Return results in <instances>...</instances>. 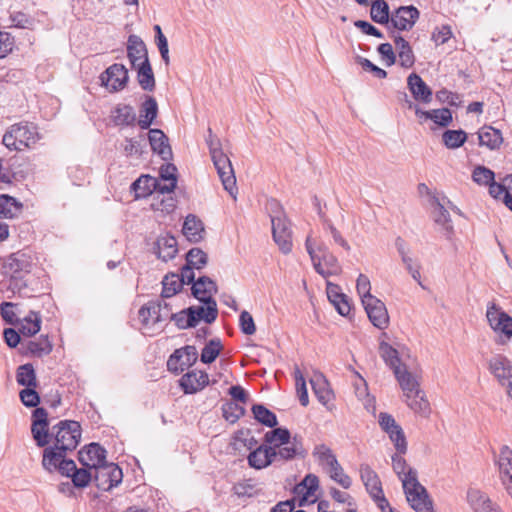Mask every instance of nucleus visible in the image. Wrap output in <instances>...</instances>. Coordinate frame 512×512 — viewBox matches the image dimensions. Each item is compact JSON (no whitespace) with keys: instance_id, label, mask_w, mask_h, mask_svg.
<instances>
[{"instance_id":"obj_1","label":"nucleus","mask_w":512,"mask_h":512,"mask_svg":"<svg viewBox=\"0 0 512 512\" xmlns=\"http://www.w3.org/2000/svg\"><path fill=\"white\" fill-rule=\"evenodd\" d=\"M395 378L403 392V401L416 414L423 417L429 416L431 409L425 392L420 387V382L414 374L408 371L406 366L395 368Z\"/></svg>"},{"instance_id":"obj_2","label":"nucleus","mask_w":512,"mask_h":512,"mask_svg":"<svg viewBox=\"0 0 512 512\" xmlns=\"http://www.w3.org/2000/svg\"><path fill=\"white\" fill-rule=\"evenodd\" d=\"M209 136L206 140L213 164L217 170L224 189L236 199L237 186L234 169L229 157L223 153L219 139L213 135L211 128L208 129Z\"/></svg>"},{"instance_id":"obj_3","label":"nucleus","mask_w":512,"mask_h":512,"mask_svg":"<svg viewBox=\"0 0 512 512\" xmlns=\"http://www.w3.org/2000/svg\"><path fill=\"white\" fill-rule=\"evenodd\" d=\"M40 139L37 126L23 121L10 126L3 135L2 143L9 150L22 151L33 148Z\"/></svg>"},{"instance_id":"obj_4","label":"nucleus","mask_w":512,"mask_h":512,"mask_svg":"<svg viewBox=\"0 0 512 512\" xmlns=\"http://www.w3.org/2000/svg\"><path fill=\"white\" fill-rule=\"evenodd\" d=\"M268 209L270 211L273 239L283 254H289L293 246L290 222L277 201H270Z\"/></svg>"},{"instance_id":"obj_5","label":"nucleus","mask_w":512,"mask_h":512,"mask_svg":"<svg viewBox=\"0 0 512 512\" xmlns=\"http://www.w3.org/2000/svg\"><path fill=\"white\" fill-rule=\"evenodd\" d=\"M403 489L408 503L416 512H433L432 501L419 483L415 469L409 468L408 475L403 477Z\"/></svg>"},{"instance_id":"obj_6","label":"nucleus","mask_w":512,"mask_h":512,"mask_svg":"<svg viewBox=\"0 0 512 512\" xmlns=\"http://www.w3.org/2000/svg\"><path fill=\"white\" fill-rule=\"evenodd\" d=\"M54 438V445L57 450H74L81 438V426L72 420H63L54 425L50 432V438Z\"/></svg>"},{"instance_id":"obj_7","label":"nucleus","mask_w":512,"mask_h":512,"mask_svg":"<svg viewBox=\"0 0 512 512\" xmlns=\"http://www.w3.org/2000/svg\"><path fill=\"white\" fill-rule=\"evenodd\" d=\"M431 206V216L434 223L438 226V231L450 240L454 234V227L447 208L452 209L458 214H461V211L445 195H434L431 198Z\"/></svg>"},{"instance_id":"obj_8","label":"nucleus","mask_w":512,"mask_h":512,"mask_svg":"<svg viewBox=\"0 0 512 512\" xmlns=\"http://www.w3.org/2000/svg\"><path fill=\"white\" fill-rule=\"evenodd\" d=\"M486 318L497 336L495 342L499 345L507 344L512 338V317L492 302L488 304Z\"/></svg>"},{"instance_id":"obj_9","label":"nucleus","mask_w":512,"mask_h":512,"mask_svg":"<svg viewBox=\"0 0 512 512\" xmlns=\"http://www.w3.org/2000/svg\"><path fill=\"white\" fill-rule=\"evenodd\" d=\"M305 247L315 271L322 277L328 278L333 275H338L341 272V266L337 258L330 253L328 249L323 250V255L316 253L310 236H308L305 241Z\"/></svg>"},{"instance_id":"obj_10","label":"nucleus","mask_w":512,"mask_h":512,"mask_svg":"<svg viewBox=\"0 0 512 512\" xmlns=\"http://www.w3.org/2000/svg\"><path fill=\"white\" fill-rule=\"evenodd\" d=\"M488 370L501 386L507 387V395L512 400V363L503 354L492 356L488 362Z\"/></svg>"},{"instance_id":"obj_11","label":"nucleus","mask_w":512,"mask_h":512,"mask_svg":"<svg viewBox=\"0 0 512 512\" xmlns=\"http://www.w3.org/2000/svg\"><path fill=\"white\" fill-rule=\"evenodd\" d=\"M93 470V479L95 484L103 491H109L113 487L117 486L121 483L123 478L122 470L115 463L105 462Z\"/></svg>"},{"instance_id":"obj_12","label":"nucleus","mask_w":512,"mask_h":512,"mask_svg":"<svg viewBox=\"0 0 512 512\" xmlns=\"http://www.w3.org/2000/svg\"><path fill=\"white\" fill-rule=\"evenodd\" d=\"M128 70L124 65L115 63L108 67L101 75L100 80L110 92L123 90L128 83Z\"/></svg>"},{"instance_id":"obj_13","label":"nucleus","mask_w":512,"mask_h":512,"mask_svg":"<svg viewBox=\"0 0 512 512\" xmlns=\"http://www.w3.org/2000/svg\"><path fill=\"white\" fill-rule=\"evenodd\" d=\"M420 12L413 5L401 6L391 12L388 28L398 31H409L419 19Z\"/></svg>"},{"instance_id":"obj_14","label":"nucleus","mask_w":512,"mask_h":512,"mask_svg":"<svg viewBox=\"0 0 512 512\" xmlns=\"http://www.w3.org/2000/svg\"><path fill=\"white\" fill-rule=\"evenodd\" d=\"M198 358V352L195 346L187 345L183 348L176 349L170 355L167 361L169 371L179 374L188 367L192 366Z\"/></svg>"},{"instance_id":"obj_15","label":"nucleus","mask_w":512,"mask_h":512,"mask_svg":"<svg viewBox=\"0 0 512 512\" xmlns=\"http://www.w3.org/2000/svg\"><path fill=\"white\" fill-rule=\"evenodd\" d=\"M31 432L37 446L45 447L50 442L48 413L42 407H36L32 413Z\"/></svg>"},{"instance_id":"obj_16","label":"nucleus","mask_w":512,"mask_h":512,"mask_svg":"<svg viewBox=\"0 0 512 512\" xmlns=\"http://www.w3.org/2000/svg\"><path fill=\"white\" fill-rule=\"evenodd\" d=\"M371 323L378 329H386L389 324V315L385 304L376 297H368L362 303Z\"/></svg>"},{"instance_id":"obj_17","label":"nucleus","mask_w":512,"mask_h":512,"mask_svg":"<svg viewBox=\"0 0 512 512\" xmlns=\"http://www.w3.org/2000/svg\"><path fill=\"white\" fill-rule=\"evenodd\" d=\"M80 463L88 468L95 469L106 461V450L98 443H90L79 451Z\"/></svg>"},{"instance_id":"obj_18","label":"nucleus","mask_w":512,"mask_h":512,"mask_svg":"<svg viewBox=\"0 0 512 512\" xmlns=\"http://www.w3.org/2000/svg\"><path fill=\"white\" fill-rule=\"evenodd\" d=\"M467 501L474 512H503L486 493L478 489L468 490Z\"/></svg>"},{"instance_id":"obj_19","label":"nucleus","mask_w":512,"mask_h":512,"mask_svg":"<svg viewBox=\"0 0 512 512\" xmlns=\"http://www.w3.org/2000/svg\"><path fill=\"white\" fill-rule=\"evenodd\" d=\"M326 293L330 303L335 307L341 316L349 315L351 311V305L348 297L342 293L339 285L327 281Z\"/></svg>"},{"instance_id":"obj_20","label":"nucleus","mask_w":512,"mask_h":512,"mask_svg":"<svg viewBox=\"0 0 512 512\" xmlns=\"http://www.w3.org/2000/svg\"><path fill=\"white\" fill-rule=\"evenodd\" d=\"M209 383V377L203 371H191L182 376L180 385L186 394H193L202 390Z\"/></svg>"},{"instance_id":"obj_21","label":"nucleus","mask_w":512,"mask_h":512,"mask_svg":"<svg viewBox=\"0 0 512 512\" xmlns=\"http://www.w3.org/2000/svg\"><path fill=\"white\" fill-rule=\"evenodd\" d=\"M148 138L153 152L157 153L165 161L171 159L172 150L168 143V138L162 130L150 129Z\"/></svg>"},{"instance_id":"obj_22","label":"nucleus","mask_w":512,"mask_h":512,"mask_svg":"<svg viewBox=\"0 0 512 512\" xmlns=\"http://www.w3.org/2000/svg\"><path fill=\"white\" fill-rule=\"evenodd\" d=\"M205 304L204 306H191L188 308V312L190 315L195 318V326L199 322V320H204L206 323H213L218 316L217 303L213 298H207L205 301H201Z\"/></svg>"},{"instance_id":"obj_23","label":"nucleus","mask_w":512,"mask_h":512,"mask_svg":"<svg viewBox=\"0 0 512 512\" xmlns=\"http://www.w3.org/2000/svg\"><path fill=\"white\" fill-rule=\"evenodd\" d=\"M408 88L416 101L430 103L432 100V90L427 86L423 79L416 73H412L407 78Z\"/></svg>"},{"instance_id":"obj_24","label":"nucleus","mask_w":512,"mask_h":512,"mask_svg":"<svg viewBox=\"0 0 512 512\" xmlns=\"http://www.w3.org/2000/svg\"><path fill=\"white\" fill-rule=\"evenodd\" d=\"M127 56L132 68H136L140 62L145 59H149L146 45L139 36H129L127 43Z\"/></svg>"},{"instance_id":"obj_25","label":"nucleus","mask_w":512,"mask_h":512,"mask_svg":"<svg viewBox=\"0 0 512 512\" xmlns=\"http://www.w3.org/2000/svg\"><path fill=\"white\" fill-rule=\"evenodd\" d=\"M275 461V447L261 445L248 456V463L255 469H263Z\"/></svg>"},{"instance_id":"obj_26","label":"nucleus","mask_w":512,"mask_h":512,"mask_svg":"<svg viewBox=\"0 0 512 512\" xmlns=\"http://www.w3.org/2000/svg\"><path fill=\"white\" fill-rule=\"evenodd\" d=\"M360 477L371 498L383 492L378 475L369 465L363 464L360 466Z\"/></svg>"},{"instance_id":"obj_27","label":"nucleus","mask_w":512,"mask_h":512,"mask_svg":"<svg viewBox=\"0 0 512 512\" xmlns=\"http://www.w3.org/2000/svg\"><path fill=\"white\" fill-rule=\"evenodd\" d=\"M158 115V105L155 98L149 96L140 107L138 125L141 129H148Z\"/></svg>"},{"instance_id":"obj_28","label":"nucleus","mask_w":512,"mask_h":512,"mask_svg":"<svg viewBox=\"0 0 512 512\" xmlns=\"http://www.w3.org/2000/svg\"><path fill=\"white\" fill-rule=\"evenodd\" d=\"M155 245L158 257L165 262L174 258L178 251L176 238L169 234L159 236Z\"/></svg>"},{"instance_id":"obj_29","label":"nucleus","mask_w":512,"mask_h":512,"mask_svg":"<svg viewBox=\"0 0 512 512\" xmlns=\"http://www.w3.org/2000/svg\"><path fill=\"white\" fill-rule=\"evenodd\" d=\"M216 283L207 276L199 277L192 285V294L199 301H205L207 298H213L217 293Z\"/></svg>"},{"instance_id":"obj_30","label":"nucleus","mask_w":512,"mask_h":512,"mask_svg":"<svg viewBox=\"0 0 512 512\" xmlns=\"http://www.w3.org/2000/svg\"><path fill=\"white\" fill-rule=\"evenodd\" d=\"M184 236L190 242H199L203 239L204 235V226L200 219H198L195 215L189 214L183 224L182 228Z\"/></svg>"},{"instance_id":"obj_31","label":"nucleus","mask_w":512,"mask_h":512,"mask_svg":"<svg viewBox=\"0 0 512 512\" xmlns=\"http://www.w3.org/2000/svg\"><path fill=\"white\" fill-rule=\"evenodd\" d=\"M312 390L320 403L326 405L332 399V391L328 381L320 372H316L310 379Z\"/></svg>"},{"instance_id":"obj_32","label":"nucleus","mask_w":512,"mask_h":512,"mask_svg":"<svg viewBox=\"0 0 512 512\" xmlns=\"http://www.w3.org/2000/svg\"><path fill=\"white\" fill-rule=\"evenodd\" d=\"M162 306L161 303L158 302H150L147 305L143 306L139 310V317L143 323V325H154L158 322L163 321L165 318L168 317V313H165V315H162L161 313Z\"/></svg>"},{"instance_id":"obj_33","label":"nucleus","mask_w":512,"mask_h":512,"mask_svg":"<svg viewBox=\"0 0 512 512\" xmlns=\"http://www.w3.org/2000/svg\"><path fill=\"white\" fill-rule=\"evenodd\" d=\"M111 119L116 126H133L136 122V113L132 106L119 104L111 111Z\"/></svg>"},{"instance_id":"obj_34","label":"nucleus","mask_w":512,"mask_h":512,"mask_svg":"<svg viewBox=\"0 0 512 512\" xmlns=\"http://www.w3.org/2000/svg\"><path fill=\"white\" fill-rule=\"evenodd\" d=\"M137 71V81L140 87L144 91L152 92L155 89V77L149 62V59H145L134 68Z\"/></svg>"},{"instance_id":"obj_35","label":"nucleus","mask_w":512,"mask_h":512,"mask_svg":"<svg viewBox=\"0 0 512 512\" xmlns=\"http://www.w3.org/2000/svg\"><path fill=\"white\" fill-rule=\"evenodd\" d=\"M393 38L398 51L399 64L404 68H411L415 63V56L409 42L399 34L393 33Z\"/></svg>"},{"instance_id":"obj_36","label":"nucleus","mask_w":512,"mask_h":512,"mask_svg":"<svg viewBox=\"0 0 512 512\" xmlns=\"http://www.w3.org/2000/svg\"><path fill=\"white\" fill-rule=\"evenodd\" d=\"M480 146H486L490 150L498 149L503 143V137L500 130L491 126H484L478 132Z\"/></svg>"},{"instance_id":"obj_37","label":"nucleus","mask_w":512,"mask_h":512,"mask_svg":"<svg viewBox=\"0 0 512 512\" xmlns=\"http://www.w3.org/2000/svg\"><path fill=\"white\" fill-rule=\"evenodd\" d=\"M2 269L5 276L29 274L30 264L17 254H11L4 260Z\"/></svg>"},{"instance_id":"obj_38","label":"nucleus","mask_w":512,"mask_h":512,"mask_svg":"<svg viewBox=\"0 0 512 512\" xmlns=\"http://www.w3.org/2000/svg\"><path fill=\"white\" fill-rule=\"evenodd\" d=\"M297 455L304 456V449L300 440L294 437L289 444H284L275 449V461L279 458L281 460H291Z\"/></svg>"},{"instance_id":"obj_39","label":"nucleus","mask_w":512,"mask_h":512,"mask_svg":"<svg viewBox=\"0 0 512 512\" xmlns=\"http://www.w3.org/2000/svg\"><path fill=\"white\" fill-rule=\"evenodd\" d=\"M22 207V203L15 198L6 194L0 195V219L17 217L21 213Z\"/></svg>"},{"instance_id":"obj_40","label":"nucleus","mask_w":512,"mask_h":512,"mask_svg":"<svg viewBox=\"0 0 512 512\" xmlns=\"http://www.w3.org/2000/svg\"><path fill=\"white\" fill-rule=\"evenodd\" d=\"M370 17L374 22L388 26L391 19V13L387 2L385 0L373 1L370 9Z\"/></svg>"},{"instance_id":"obj_41","label":"nucleus","mask_w":512,"mask_h":512,"mask_svg":"<svg viewBox=\"0 0 512 512\" xmlns=\"http://www.w3.org/2000/svg\"><path fill=\"white\" fill-rule=\"evenodd\" d=\"M156 185L157 178L149 175H142L132 183V189L135 191L137 198L147 197L153 194Z\"/></svg>"},{"instance_id":"obj_42","label":"nucleus","mask_w":512,"mask_h":512,"mask_svg":"<svg viewBox=\"0 0 512 512\" xmlns=\"http://www.w3.org/2000/svg\"><path fill=\"white\" fill-rule=\"evenodd\" d=\"M67 451L57 450L55 445L46 448L43 453L42 465L48 471L56 470L65 459Z\"/></svg>"},{"instance_id":"obj_43","label":"nucleus","mask_w":512,"mask_h":512,"mask_svg":"<svg viewBox=\"0 0 512 512\" xmlns=\"http://www.w3.org/2000/svg\"><path fill=\"white\" fill-rule=\"evenodd\" d=\"M312 456L324 470L329 466H333L334 462L337 461L336 455L325 444L316 445L313 449Z\"/></svg>"},{"instance_id":"obj_44","label":"nucleus","mask_w":512,"mask_h":512,"mask_svg":"<svg viewBox=\"0 0 512 512\" xmlns=\"http://www.w3.org/2000/svg\"><path fill=\"white\" fill-rule=\"evenodd\" d=\"M379 353L384 362L393 370V373H395V368H403L405 366L400 363L398 351L384 341L379 345Z\"/></svg>"},{"instance_id":"obj_45","label":"nucleus","mask_w":512,"mask_h":512,"mask_svg":"<svg viewBox=\"0 0 512 512\" xmlns=\"http://www.w3.org/2000/svg\"><path fill=\"white\" fill-rule=\"evenodd\" d=\"M16 381L25 387H37V377L32 364L20 365L16 371Z\"/></svg>"},{"instance_id":"obj_46","label":"nucleus","mask_w":512,"mask_h":512,"mask_svg":"<svg viewBox=\"0 0 512 512\" xmlns=\"http://www.w3.org/2000/svg\"><path fill=\"white\" fill-rule=\"evenodd\" d=\"M290 438L289 430L282 427L268 431L264 436L265 442L269 444L267 447H275V449L284 444H289Z\"/></svg>"},{"instance_id":"obj_47","label":"nucleus","mask_w":512,"mask_h":512,"mask_svg":"<svg viewBox=\"0 0 512 512\" xmlns=\"http://www.w3.org/2000/svg\"><path fill=\"white\" fill-rule=\"evenodd\" d=\"M176 202V198L170 193L164 194L163 196H153L151 209L170 214L176 208Z\"/></svg>"},{"instance_id":"obj_48","label":"nucleus","mask_w":512,"mask_h":512,"mask_svg":"<svg viewBox=\"0 0 512 512\" xmlns=\"http://www.w3.org/2000/svg\"><path fill=\"white\" fill-rule=\"evenodd\" d=\"M254 418L261 424L273 428L278 424L276 415L261 404L252 406Z\"/></svg>"},{"instance_id":"obj_49","label":"nucleus","mask_w":512,"mask_h":512,"mask_svg":"<svg viewBox=\"0 0 512 512\" xmlns=\"http://www.w3.org/2000/svg\"><path fill=\"white\" fill-rule=\"evenodd\" d=\"M319 487V479L314 474H308L301 481V483L297 484L295 487V493L302 494L303 498L306 500L308 497L314 495L316 490Z\"/></svg>"},{"instance_id":"obj_50","label":"nucleus","mask_w":512,"mask_h":512,"mask_svg":"<svg viewBox=\"0 0 512 512\" xmlns=\"http://www.w3.org/2000/svg\"><path fill=\"white\" fill-rule=\"evenodd\" d=\"M162 298H170L179 292L183 286L178 274L166 275L162 281Z\"/></svg>"},{"instance_id":"obj_51","label":"nucleus","mask_w":512,"mask_h":512,"mask_svg":"<svg viewBox=\"0 0 512 512\" xmlns=\"http://www.w3.org/2000/svg\"><path fill=\"white\" fill-rule=\"evenodd\" d=\"M467 139V134L463 130H446L442 135L445 146L449 149L461 147Z\"/></svg>"},{"instance_id":"obj_52","label":"nucleus","mask_w":512,"mask_h":512,"mask_svg":"<svg viewBox=\"0 0 512 512\" xmlns=\"http://www.w3.org/2000/svg\"><path fill=\"white\" fill-rule=\"evenodd\" d=\"M41 325V318L35 312H30L21 324L20 332L25 336H33L39 332Z\"/></svg>"},{"instance_id":"obj_53","label":"nucleus","mask_w":512,"mask_h":512,"mask_svg":"<svg viewBox=\"0 0 512 512\" xmlns=\"http://www.w3.org/2000/svg\"><path fill=\"white\" fill-rule=\"evenodd\" d=\"M223 346L219 339L210 340L201 352V361L203 363H212L222 351Z\"/></svg>"},{"instance_id":"obj_54","label":"nucleus","mask_w":512,"mask_h":512,"mask_svg":"<svg viewBox=\"0 0 512 512\" xmlns=\"http://www.w3.org/2000/svg\"><path fill=\"white\" fill-rule=\"evenodd\" d=\"M222 413L225 420L233 424L244 415L245 409L240 404L229 401L222 405Z\"/></svg>"},{"instance_id":"obj_55","label":"nucleus","mask_w":512,"mask_h":512,"mask_svg":"<svg viewBox=\"0 0 512 512\" xmlns=\"http://www.w3.org/2000/svg\"><path fill=\"white\" fill-rule=\"evenodd\" d=\"M27 349L34 356L41 357L52 351V344L47 337H40L37 340L30 341Z\"/></svg>"},{"instance_id":"obj_56","label":"nucleus","mask_w":512,"mask_h":512,"mask_svg":"<svg viewBox=\"0 0 512 512\" xmlns=\"http://www.w3.org/2000/svg\"><path fill=\"white\" fill-rule=\"evenodd\" d=\"M207 260V254L200 248H192L186 255V263L198 270L207 264Z\"/></svg>"},{"instance_id":"obj_57","label":"nucleus","mask_w":512,"mask_h":512,"mask_svg":"<svg viewBox=\"0 0 512 512\" xmlns=\"http://www.w3.org/2000/svg\"><path fill=\"white\" fill-rule=\"evenodd\" d=\"M170 318L175 322L179 329L195 327V318L194 316L190 315L188 308L178 313L171 314Z\"/></svg>"},{"instance_id":"obj_58","label":"nucleus","mask_w":512,"mask_h":512,"mask_svg":"<svg viewBox=\"0 0 512 512\" xmlns=\"http://www.w3.org/2000/svg\"><path fill=\"white\" fill-rule=\"evenodd\" d=\"M494 177V172L484 166H477L472 173L473 181L479 185H489Z\"/></svg>"},{"instance_id":"obj_59","label":"nucleus","mask_w":512,"mask_h":512,"mask_svg":"<svg viewBox=\"0 0 512 512\" xmlns=\"http://www.w3.org/2000/svg\"><path fill=\"white\" fill-rule=\"evenodd\" d=\"M28 274L23 275H12L8 277L7 291H10L12 294H21L23 289L27 287L28 280L26 279Z\"/></svg>"},{"instance_id":"obj_60","label":"nucleus","mask_w":512,"mask_h":512,"mask_svg":"<svg viewBox=\"0 0 512 512\" xmlns=\"http://www.w3.org/2000/svg\"><path fill=\"white\" fill-rule=\"evenodd\" d=\"M35 388L36 387H26L19 393L20 400L26 407H37L40 403V396Z\"/></svg>"},{"instance_id":"obj_61","label":"nucleus","mask_w":512,"mask_h":512,"mask_svg":"<svg viewBox=\"0 0 512 512\" xmlns=\"http://www.w3.org/2000/svg\"><path fill=\"white\" fill-rule=\"evenodd\" d=\"M430 120L439 126L446 127L452 122V113L448 108L434 109Z\"/></svg>"},{"instance_id":"obj_62","label":"nucleus","mask_w":512,"mask_h":512,"mask_svg":"<svg viewBox=\"0 0 512 512\" xmlns=\"http://www.w3.org/2000/svg\"><path fill=\"white\" fill-rule=\"evenodd\" d=\"M452 35L451 27L449 25H442L434 29L431 39L436 45H443L452 37Z\"/></svg>"},{"instance_id":"obj_63","label":"nucleus","mask_w":512,"mask_h":512,"mask_svg":"<svg viewBox=\"0 0 512 512\" xmlns=\"http://www.w3.org/2000/svg\"><path fill=\"white\" fill-rule=\"evenodd\" d=\"M91 469L88 468H82L75 471L74 474H72V482L76 487L83 488L86 487L90 481L92 480V473L90 471Z\"/></svg>"},{"instance_id":"obj_64","label":"nucleus","mask_w":512,"mask_h":512,"mask_svg":"<svg viewBox=\"0 0 512 512\" xmlns=\"http://www.w3.org/2000/svg\"><path fill=\"white\" fill-rule=\"evenodd\" d=\"M239 326L241 331L246 335H253L256 332V326L252 315L243 310L239 317Z\"/></svg>"}]
</instances>
